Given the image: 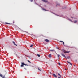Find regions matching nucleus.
Returning <instances> with one entry per match:
<instances>
[{
    "mask_svg": "<svg viewBox=\"0 0 78 78\" xmlns=\"http://www.w3.org/2000/svg\"><path fill=\"white\" fill-rule=\"evenodd\" d=\"M49 57L51 58V54H49Z\"/></svg>",
    "mask_w": 78,
    "mask_h": 78,
    "instance_id": "obj_9",
    "label": "nucleus"
},
{
    "mask_svg": "<svg viewBox=\"0 0 78 78\" xmlns=\"http://www.w3.org/2000/svg\"><path fill=\"white\" fill-rule=\"evenodd\" d=\"M33 47V45H31V46H30V47L31 48Z\"/></svg>",
    "mask_w": 78,
    "mask_h": 78,
    "instance_id": "obj_19",
    "label": "nucleus"
},
{
    "mask_svg": "<svg viewBox=\"0 0 78 78\" xmlns=\"http://www.w3.org/2000/svg\"><path fill=\"white\" fill-rule=\"evenodd\" d=\"M58 78H61L60 77H58Z\"/></svg>",
    "mask_w": 78,
    "mask_h": 78,
    "instance_id": "obj_25",
    "label": "nucleus"
},
{
    "mask_svg": "<svg viewBox=\"0 0 78 78\" xmlns=\"http://www.w3.org/2000/svg\"><path fill=\"white\" fill-rule=\"evenodd\" d=\"M67 62L68 63H69V64H70V65H71L72 66V64H71V63L70 62H69L68 61H67Z\"/></svg>",
    "mask_w": 78,
    "mask_h": 78,
    "instance_id": "obj_8",
    "label": "nucleus"
},
{
    "mask_svg": "<svg viewBox=\"0 0 78 78\" xmlns=\"http://www.w3.org/2000/svg\"><path fill=\"white\" fill-rule=\"evenodd\" d=\"M57 49H58V48H57Z\"/></svg>",
    "mask_w": 78,
    "mask_h": 78,
    "instance_id": "obj_27",
    "label": "nucleus"
},
{
    "mask_svg": "<svg viewBox=\"0 0 78 78\" xmlns=\"http://www.w3.org/2000/svg\"><path fill=\"white\" fill-rule=\"evenodd\" d=\"M65 70H67V69H65Z\"/></svg>",
    "mask_w": 78,
    "mask_h": 78,
    "instance_id": "obj_28",
    "label": "nucleus"
},
{
    "mask_svg": "<svg viewBox=\"0 0 78 78\" xmlns=\"http://www.w3.org/2000/svg\"><path fill=\"white\" fill-rule=\"evenodd\" d=\"M30 1L31 2H33V0H30Z\"/></svg>",
    "mask_w": 78,
    "mask_h": 78,
    "instance_id": "obj_22",
    "label": "nucleus"
},
{
    "mask_svg": "<svg viewBox=\"0 0 78 78\" xmlns=\"http://www.w3.org/2000/svg\"><path fill=\"white\" fill-rule=\"evenodd\" d=\"M58 77H61V75H60V74L58 73Z\"/></svg>",
    "mask_w": 78,
    "mask_h": 78,
    "instance_id": "obj_7",
    "label": "nucleus"
},
{
    "mask_svg": "<svg viewBox=\"0 0 78 78\" xmlns=\"http://www.w3.org/2000/svg\"><path fill=\"white\" fill-rule=\"evenodd\" d=\"M24 69H25V70H26V69H25V68H24Z\"/></svg>",
    "mask_w": 78,
    "mask_h": 78,
    "instance_id": "obj_26",
    "label": "nucleus"
},
{
    "mask_svg": "<svg viewBox=\"0 0 78 78\" xmlns=\"http://www.w3.org/2000/svg\"><path fill=\"white\" fill-rule=\"evenodd\" d=\"M60 56V55H57V57H58V58Z\"/></svg>",
    "mask_w": 78,
    "mask_h": 78,
    "instance_id": "obj_17",
    "label": "nucleus"
},
{
    "mask_svg": "<svg viewBox=\"0 0 78 78\" xmlns=\"http://www.w3.org/2000/svg\"><path fill=\"white\" fill-rule=\"evenodd\" d=\"M50 51H54V50H50Z\"/></svg>",
    "mask_w": 78,
    "mask_h": 78,
    "instance_id": "obj_18",
    "label": "nucleus"
},
{
    "mask_svg": "<svg viewBox=\"0 0 78 78\" xmlns=\"http://www.w3.org/2000/svg\"><path fill=\"white\" fill-rule=\"evenodd\" d=\"M5 23L6 24H11L10 23Z\"/></svg>",
    "mask_w": 78,
    "mask_h": 78,
    "instance_id": "obj_16",
    "label": "nucleus"
},
{
    "mask_svg": "<svg viewBox=\"0 0 78 78\" xmlns=\"http://www.w3.org/2000/svg\"><path fill=\"white\" fill-rule=\"evenodd\" d=\"M58 65H60V63H58Z\"/></svg>",
    "mask_w": 78,
    "mask_h": 78,
    "instance_id": "obj_23",
    "label": "nucleus"
},
{
    "mask_svg": "<svg viewBox=\"0 0 78 78\" xmlns=\"http://www.w3.org/2000/svg\"><path fill=\"white\" fill-rule=\"evenodd\" d=\"M24 65L28 66V65H27L26 64H25V63H24L21 62V67H23V66H24Z\"/></svg>",
    "mask_w": 78,
    "mask_h": 78,
    "instance_id": "obj_1",
    "label": "nucleus"
},
{
    "mask_svg": "<svg viewBox=\"0 0 78 78\" xmlns=\"http://www.w3.org/2000/svg\"><path fill=\"white\" fill-rule=\"evenodd\" d=\"M38 70H39L40 71H41V70L39 68H38Z\"/></svg>",
    "mask_w": 78,
    "mask_h": 78,
    "instance_id": "obj_21",
    "label": "nucleus"
},
{
    "mask_svg": "<svg viewBox=\"0 0 78 78\" xmlns=\"http://www.w3.org/2000/svg\"><path fill=\"white\" fill-rule=\"evenodd\" d=\"M44 41H45L46 42H49V40H48L47 39H46L45 40H44Z\"/></svg>",
    "mask_w": 78,
    "mask_h": 78,
    "instance_id": "obj_3",
    "label": "nucleus"
},
{
    "mask_svg": "<svg viewBox=\"0 0 78 78\" xmlns=\"http://www.w3.org/2000/svg\"><path fill=\"white\" fill-rule=\"evenodd\" d=\"M74 66H75V65Z\"/></svg>",
    "mask_w": 78,
    "mask_h": 78,
    "instance_id": "obj_30",
    "label": "nucleus"
},
{
    "mask_svg": "<svg viewBox=\"0 0 78 78\" xmlns=\"http://www.w3.org/2000/svg\"><path fill=\"white\" fill-rule=\"evenodd\" d=\"M50 74H51V72H50Z\"/></svg>",
    "mask_w": 78,
    "mask_h": 78,
    "instance_id": "obj_24",
    "label": "nucleus"
},
{
    "mask_svg": "<svg viewBox=\"0 0 78 78\" xmlns=\"http://www.w3.org/2000/svg\"><path fill=\"white\" fill-rule=\"evenodd\" d=\"M69 58V56H67V57L66 58V59H68Z\"/></svg>",
    "mask_w": 78,
    "mask_h": 78,
    "instance_id": "obj_15",
    "label": "nucleus"
},
{
    "mask_svg": "<svg viewBox=\"0 0 78 78\" xmlns=\"http://www.w3.org/2000/svg\"><path fill=\"white\" fill-rule=\"evenodd\" d=\"M61 55L63 57H64V58H66V57H65V55L63 54L62 53H61Z\"/></svg>",
    "mask_w": 78,
    "mask_h": 78,
    "instance_id": "obj_4",
    "label": "nucleus"
},
{
    "mask_svg": "<svg viewBox=\"0 0 78 78\" xmlns=\"http://www.w3.org/2000/svg\"><path fill=\"white\" fill-rule=\"evenodd\" d=\"M63 52L65 53H68L70 52L69 51H66L65 50H63Z\"/></svg>",
    "mask_w": 78,
    "mask_h": 78,
    "instance_id": "obj_2",
    "label": "nucleus"
},
{
    "mask_svg": "<svg viewBox=\"0 0 78 78\" xmlns=\"http://www.w3.org/2000/svg\"><path fill=\"white\" fill-rule=\"evenodd\" d=\"M27 61L28 62H29V63H31V62H30V61H29L27 60Z\"/></svg>",
    "mask_w": 78,
    "mask_h": 78,
    "instance_id": "obj_20",
    "label": "nucleus"
},
{
    "mask_svg": "<svg viewBox=\"0 0 78 78\" xmlns=\"http://www.w3.org/2000/svg\"><path fill=\"white\" fill-rule=\"evenodd\" d=\"M59 42H63V45L64 44V42H63V41H59Z\"/></svg>",
    "mask_w": 78,
    "mask_h": 78,
    "instance_id": "obj_10",
    "label": "nucleus"
},
{
    "mask_svg": "<svg viewBox=\"0 0 78 78\" xmlns=\"http://www.w3.org/2000/svg\"><path fill=\"white\" fill-rule=\"evenodd\" d=\"M74 23H76L77 22V20H75L74 21Z\"/></svg>",
    "mask_w": 78,
    "mask_h": 78,
    "instance_id": "obj_12",
    "label": "nucleus"
},
{
    "mask_svg": "<svg viewBox=\"0 0 78 78\" xmlns=\"http://www.w3.org/2000/svg\"><path fill=\"white\" fill-rule=\"evenodd\" d=\"M42 9L43 10L46 11V10L43 8Z\"/></svg>",
    "mask_w": 78,
    "mask_h": 78,
    "instance_id": "obj_13",
    "label": "nucleus"
},
{
    "mask_svg": "<svg viewBox=\"0 0 78 78\" xmlns=\"http://www.w3.org/2000/svg\"><path fill=\"white\" fill-rule=\"evenodd\" d=\"M53 76H54L55 77L57 78V76L55 74H53Z\"/></svg>",
    "mask_w": 78,
    "mask_h": 78,
    "instance_id": "obj_5",
    "label": "nucleus"
},
{
    "mask_svg": "<svg viewBox=\"0 0 78 78\" xmlns=\"http://www.w3.org/2000/svg\"><path fill=\"white\" fill-rule=\"evenodd\" d=\"M13 44H14V45H15L17 46V44H15L14 41H13Z\"/></svg>",
    "mask_w": 78,
    "mask_h": 78,
    "instance_id": "obj_11",
    "label": "nucleus"
},
{
    "mask_svg": "<svg viewBox=\"0 0 78 78\" xmlns=\"http://www.w3.org/2000/svg\"><path fill=\"white\" fill-rule=\"evenodd\" d=\"M70 9V10H71V9Z\"/></svg>",
    "mask_w": 78,
    "mask_h": 78,
    "instance_id": "obj_29",
    "label": "nucleus"
},
{
    "mask_svg": "<svg viewBox=\"0 0 78 78\" xmlns=\"http://www.w3.org/2000/svg\"><path fill=\"white\" fill-rule=\"evenodd\" d=\"M37 56H38L39 57H40V55L39 54H37Z\"/></svg>",
    "mask_w": 78,
    "mask_h": 78,
    "instance_id": "obj_14",
    "label": "nucleus"
},
{
    "mask_svg": "<svg viewBox=\"0 0 78 78\" xmlns=\"http://www.w3.org/2000/svg\"><path fill=\"white\" fill-rule=\"evenodd\" d=\"M42 1H43V2H48L47 0H42Z\"/></svg>",
    "mask_w": 78,
    "mask_h": 78,
    "instance_id": "obj_6",
    "label": "nucleus"
}]
</instances>
